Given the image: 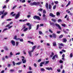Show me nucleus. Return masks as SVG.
<instances>
[{
  "instance_id": "34",
  "label": "nucleus",
  "mask_w": 73,
  "mask_h": 73,
  "mask_svg": "<svg viewBox=\"0 0 73 73\" xmlns=\"http://www.w3.org/2000/svg\"><path fill=\"white\" fill-rule=\"evenodd\" d=\"M11 64H8L7 65V67H8V68H10V67H11Z\"/></svg>"
},
{
  "instance_id": "22",
  "label": "nucleus",
  "mask_w": 73,
  "mask_h": 73,
  "mask_svg": "<svg viewBox=\"0 0 73 73\" xmlns=\"http://www.w3.org/2000/svg\"><path fill=\"white\" fill-rule=\"evenodd\" d=\"M21 62H19L18 63H16V65H20V64H21Z\"/></svg>"
},
{
  "instance_id": "37",
  "label": "nucleus",
  "mask_w": 73,
  "mask_h": 73,
  "mask_svg": "<svg viewBox=\"0 0 73 73\" xmlns=\"http://www.w3.org/2000/svg\"><path fill=\"white\" fill-rule=\"evenodd\" d=\"M16 7H17V6L16 5H15L13 7L12 9H15V8H16Z\"/></svg>"
},
{
  "instance_id": "45",
  "label": "nucleus",
  "mask_w": 73,
  "mask_h": 73,
  "mask_svg": "<svg viewBox=\"0 0 73 73\" xmlns=\"http://www.w3.org/2000/svg\"><path fill=\"white\" fill-rule=\"evenodd\" d=\"M36 30H37V29H38V27H39V25H38L36 26Z\"/></svg>"
},
{
  "instance_id": "44",
  "label": "nucleus",
  "mask_w": 73,
  "mask_h": 73,
  "mask_svg": "<svg viewBox=\"0 0 73 73\" xmlns=\"http://www.w3.org/2000/svg\"><path fill=\"white\" fill-rule=\"evenodd\" d=\"M7 14H8V13H7V12H5V13H4V14L3 15H4V16H5V15H7Z\"/></svg>"
},
{
  "instance_id": "23",
  "label": "nucleus",
  "mask_w": 73,
  "mask_h": 73,
  "mask_svg": "<svg viewBox=\"0 0 73 73\" xmlns=\"http://www.w3.org/2000/svg\"><path fill=\"white\" fill-rule=\"evenodd\" d=\"M50 24L51 25H53V26H54L55 25L53 23H52L51 22H50Z\"/></svg>"
},
{
  "instance_id": "49",
  "label": "nucleus",
  "mask_w": 73,
  "mask_h": 73,
  "mask_svg": "<svg viewBox=\"0 0 73 73\" xmlns=\"http://www.w3.org/2000/svg\"><path fill=\"white\" fill-rule=\"evenodd\" d=\"M43 13H44V14L45 13H46V11L45 10H43Z\"/></svg>"
},
{
  "instance_id": "8",
  "label": "nucleus",
  "mask_w": 73,
  "mask_h": 73,
  "mask_svg": "<svg viewBox=\"0 0 73 73\" xmlns=\"http://www.w3.org/2000/svg\"><path fill=\"white\" fill-rule=\"evenodd\" d=\"M46 70H53V69H52V67H46Z\"/></svg>"
},
{
  "instance_id": "24",
  "label": "nucleus",
  "mask_w": 73,
  "mask_h": 73,
  "mask_svg": "<svg viewBox=\"0 0 73 73\" xmlns=\"http://www.w3.org/2000/svg\"><path fill=\"white\" fill-rule=\"evenodd\" d=\"M57 16H60V13L59 12H57L56 13Z\"/></svg>"
},
{
  "instance_id": "25",
  "label": "nucleus",
  "mask_w": 73,
  "mask_h": 73,
  "mask_svg": "<svg viewBox=\"0 0 73 73\" xmlns=\"http://www.w3.org/2000/svg\"><path fill=\"white\" fill-rule=\"evenodd\" d=\"M40 71H45V69L43 68H40Z\"/></svg>"
},
{
  "instance_id": "43",
  "label": "nucleus",
  "mask_w": 73,
  "mask_h": 73,
  "mask_svg": "<svg viewBox=\"0 0 73 73\" xmlns=\"http://www.w3.org/2000/svg\"><path fill=\"white\" fill-rule=\"evenodd\" d=\"M59 62H60V63L61 64L63 63V61H62V60H60L59 61Z\"/></svg>"
},
{
  "instance_id": "64",
  "label": "nucleus",
  "mask_w": 73,
  "mask_h": 73,
  "mask_svg": "<svg viewBox=\"0 0 73 73\" xmlns=\"http://www.w3.org/2000/svg\"><path fill=\"white\" fill-rule=\"evenodd\" d=\"M27 73H32V71H28L27 72Z\"/></svg>"
},
{
  "instance_id": "54",
  "label": "nucleus",
  "mask_w": 73,
  "mask_h": 73,
  "mask_svg": "<svg viewBox=\"0 0 73 73\" xmlns=\"http://www.w3.org/2000/svg\"><path fill=\"white\" fill-rule=\"evenodd\" d=\"M44 26V24H41L40 25V27H43Z\"/></svg>"
},
{
  "instance_id": "31",
  "label": "nucleus",
  "mask_w": 73,
  "mask_h": 73,
  "mask_svg": "<svg viewBox=\"0 0 73 73\" xmlns=\"http://www.w3.org/2000/svg\"><path fill=\"white\" fill-rule=\"evenodd\" d=\"M70 57L71 58H72L73 57V54L72 53H71L70 55Z\"/></svg>"
},
{
  "instance_id": "12",
  "label": "nucleus",
  "mask_w": 73,
  "mask_h": 73,
  "mask_svg": "<svg viewBox=\"0 0 73 73\" xmlns=\"http://www.w3.org/2000/svg\"><path fill=\"white\" fill-rule=\"evenodd\" d=\"M5 11H4V10L0 11V15H3L4 14V13Z\"/></svg>"
},
{
  "instance_id": "63",
  "label": "nucleus",
  "mask_w": 73,
  "mask_h": 73,
  "mask_svg": "<svg viewBox=\"0 0 73 73\" xmlns=\"http://www.w3.org/2000/svg\"><path fill=\"white\" fill-rule=\"evenodd\" d=\"M11 19H8L6 20V21H11Z\"/></svg>"
},
{
  "instance_id": "50",
  "label": "nucleus",
  "mask_w": 73,
  "mask_h": 73,
  "mask_svg": "<svg viewBox=\"0 0 73 73\" xmlns=\"http://www.w3.org/2000/svg\"><path fill=\"white\" fill-rule=\"evenodd\" d=\"M29 69L30 70H32V68H31V67L29 66Z\"/></svg>"
},
{
  "instance_id": "18",
  "label": "nucleus",
  "mask_w": 73,
  "mask_h": 73,
  "mask_svg": "<svg viewBox=\"0 0 73 73\" xmlns=\"http://www.w3.org/2000/svg\"><path fill=\"white\" fill-rule=\"evenodd\" d=\"M45 63L44 62H42L40 64V66H42V64H44Z\"/></svg>"
},
{
  "instance_id": "26",
  "label": "nucleus",
  "mask_w": 73,
  "mask_h": 73,
  "mask_svg": "<svg viewBox=\"0 0 73 73\" xmlns=\"http://www.w3.org/2000/svg\"><path fill=\"white\" fill-rule=\"evenodd\" d=\"M36 48V46H34L33 47L32 49L33 50H33V51H34V50Z\"/></svg>"
},
{
  "instance_id": "41",
  "label": "nucleus",
  "mask_w": 73,
  "mask_h": 73,
  "mask_svg": "<svg viewBox=\"0 0 73 73\" xmlns=\"http://www.w3.org/2000/svg\"><path fill=\"white\" fill-rule=\"evenodd\" d=\"M53 46H56V43L55 42H53Z\"/></svg>"
},
{
  "instance_id": "46",
  "label": "nucleus",
  "mask_w": 73,
  "mask_h": 73,
  "mask_svg": "<svg viewBox=\"0 0 73 73\" xmlns=\"http://www.w3.org/2000/svg\"><path fill=\"white\" fill-rule=\"evenodd\" d=\"M31 15H28L27 16V17L28 18H29V17H31Z\"/></svg>"
},
{
  "instance_id": "15",
  "label": "nucleus",
  "mask_w": 73,
  "mask_h": 73,
  "mask_svg": "<svg viewBox=\"0 0 73 73\" xmlns=\"http://www.w3.org/2000/svg\"><path fill=\"white\" fill-rule=\"evenodd\" d=\"M52 37L54 38H56V35L55 34H52Z\"/></svg>"
},
{
  "instance_id": "55",
  "label": "nucleus",
  "mask_w": 73,
  "mask_h": 73,
  "mask_svg": "<svg viewBox=\"0 0 73 73\" xmlns=\"http://www.w3.org/2000/svg\"><path fill=\"white\" fill-rule=\"evenodd\" d=\"M62 21L61 20V19H59L58 20V22H61V21Z\"/></svg>"
},
{
  "instance_id": "30",
  "label": "nucleus",
  "mask_w": 73,
  "mask_h": 73,
  "mask_svg": "<svg viewBox=\"0 0 73 73\" xmlns=\"http://www.w3.org/2000/svg\"><path fill=\"white\" fill-rule=\"evenodd\" d=\"M48 7L49 9H51L52 8V5H49Z\"/></svg>"
},
{
  "instance_id": "57",
  "label": "nucleus",
  "mask_w": 73,
  "mask_h": 73,
  "mask_svg": "<svg viewBox=\"0 0 73 73\" xmlns=\"http://www.w3.org/2000/svg\"><path fill=\"white\" fill-rule=\"evenodd\" d=\"M19 21L20 22H23V20L21 19L19 20Z\"/></svg>"
},
{
  "instance_id": "36",
  "label": "nucleus",
  "mask_w": 73,
  "mask_h": 73,
  "mask_svg": "<svg viewBox=\"0 0 73 73\" xmlns=\"http://www.w3.org/2000/svg\"><path fill=\"white\" fill-rule=\"evenodd\" d=\"M63 37V35H62L59 36V38H62V37Z\"/></svg>"
},
{
  "instance_id": "16",
  "label": "nucleus",
  "mask_w": 73,
  "mask_h": 73,
  "mask_svg": "<svg viewBox=\"0 0 73 73\" xmlns=\"http://www.w3.org/2000/svg\"><path fill=\"white\" fill-rule=\"evenodd\" d=\"M29 30H31V29H32V25H29Z\"/></svg>"
},
{
  "instance_id": "4",
  "label": "nucleus",
  "mask_w": 73,
  "mask_h": 73,
  "mask_svg": "<svg viewBox=\"0 0 73 73\" xmlns=\"http://www.w3.org/2000/svg\"><path fill=\"white\" fill-rule=\"evenodd\" d=\"M23 29H24V32H26V31H28V28H26V27L25 26H24L23 27Z\"/></svg>"
},
{
  "instance_id": "52",
  "label": "nucleus",
  "mask_w": 73,
  "mask_h": 73,
  "mask_svg": "<svg viewBox=\"0 0 73 73\" xmlns=\"http://www.w3.org/2000/svg\"><path fill=\"white\" fill-rule=\"evenodd\" d=\"M34 65L36 68L37 67V64H36V63H34Z\"/></svg>"
},
{
  "instance_id": "17",
  "label": "nucleus",
  "mask_w": 73,
  "mask_h": 73,
  "mask_svg": "<svg viewBox=\"0 0 73 73\" xmlns=\"http://www.w3.org/2000/svg\"><path fill=\"white\" fill-rule=\"evenodd\" d=\"M53 55H54V53L53 52H52L51 54L50 55V57H51V58H52L53 57Z\"/></svg>"
},
{
  "instance_id": "47",
  "label": "nucleus",
  "mask_w": 73,
  "mask_h": 73,
  "mask_svg": "<svg viewBox=\"0 0 73 73\" xmlns=\"http://www.w3.org/2000/svg\"><path fill=\"white\" fill-rule=\"evenodd\" d=\"M52 60H54L55 59V56H54L52 58Z\"/></svg>"
},
{
  "instance_id": "27",
  "label": "nucleus",
  "mask_w": 73,
  "mask_h": 73,
  "mask_svg": "<svg viewBox=\"0 0 73 73\" xmlns=\"http://www.w3.org/2000/svg\"><path fill=\"white\" fill-rule=\"evenodd\" d=\"M19 44V42L18 41H17L16 42V46H18Z\"/></svg>"
},
{
  "instance_id": "35",
  "label": "nucleus",
  "mask_w": 73,
  "mask_h": 73,
  "mask_svg": "<svg viewBox=\"0 0 73 73\" xmlns=\"http://www.w3.org/2000/svg\"><path fill=\"white\" fill-rule=\"evenodd\" d=\"M54 3L56 4H58V1H55L54 2Z\"/></svg>"
},
{
  "instance_id": "20",
  "label": "nucleus",
  "mask_w": 73,
  "mask_h": 73,
  "mask_svg": "<svg viewBox=\"0 0 73 73\" xmlns=\"http://www.w3.org/2000/svg\"><path fill=\"white\" fill-rule=\"evenodd\" d=\"M58 44L60 46H64V44H62V43H58Z\"/></svg>"
},
{
  "instance_id": "53",
  "label": "nucleus",
  "mask_w": 73,
  "mask_h": 73,
  "mask_svg": "<svg viewBox=\"0 0 73 73\" xmlns=\"http://www.w3.org/2000/svg\"><path fill=\"white\" fill-rule=\"evenodd\" d=\"M7 30H8V29H7V28L4 29H3V32L5 31H7Z\"/></svg>"
},
{
  "instance_id": "32",
  "label": "nucleus",
  "mask_w": 73,
  "mask_h": 73,
  "mask_svg": "<svg viewBox=\"0 0 73 73\" xmlns=\"http://www.w3.org/2000/svg\"><path fill=\"white\" fill-rule=\"evenodd\" d=\"M38 11H40V12H41V11H42V8H40L38 9Z\"/></svg>"
},
{
  "instance_id": "29",
  "label": "nucleus",
  "mask_w": 73,
  "mask_h": 73,
  "mask_svg": "<svg viewBox=\"0 0 73 73\" xmlns=\"http://www.w3.org/2000/svg\"><path fill=\"white\" fill-rule=\"evenodd\" d=\"M49 61H45V65H46V64H48L49 63Z\"/></svg>"
},
{
  "instance_id": "38",
  "label": "nucleus",
  "mask_w": 73,
  "mask_h": 73,
  "mask_svg": "<svg viewBox=\"0 0 73 73\" xmlns=\"http://www.w3.org/2000/svg\"><path fill=\"white\" fill-rule=\"evenodd\" d=\"M56 8V5H55L53 7V9H55Z\"/></svg>"
},
{
  "instance_id": "9",
  "label": "nucleus",
  "mask_w": 73,
  "mask_h": 73,
  "mask_svg": "<svg viewBox=\"0 0 73 73\" xmlns=\"http://www.w3.org/2000/svg\"><path fill=\"white\" fill-rule=\"evenodd\" d=\"M22 61L23 63V64L26 63V62H27L26 60H25L24 59H22Z\"/></svg>"
},
{
  "instance_id": "13",
  "label": "nucleus",
  "mask_w": 73,
  "mask_h": 73,
  "mask_svg": "<svg viewBox=\"0 0 73 73\" xmlns=\"http://www.w3.org/2000/svg\"><path fill=\"white\" fill-rule=\"evenodd\" d=\"M12 56H13V54L12 53V52H11L10 53L9 57H12Z\"/></svg>"
},
{
  "instance_id": "2",
  "label": "nucleus",
  "mask_w": 73,
  "mask_h": 73,
  "mask_svg": "<svg viewBox=\"0 0 73 73\" xmlns=\"http://www.w3.org/2000/svg\"><path fill=\"white\" fill-rule=\"evenodd\" d=\"M34 19H37V20H40V18L39 16H37L36 15H35L33 17Z\"/></svg>"
},
{
  "instance_id": "48",
  "label": "nucleus",
  "mask_w": 73,
  "mask_h": 73,
  "mask_svg": "<svg viewBox=\"0 0 73 73\" xmlns=\"http://www.w3.org/2000/svg\"><path fill=\"white\" fill-rule=\"evenodd\" d=\"M10 71L11 72H14V70H13V69H11L10 70Z\"/></svg>"
},
{
  "instance_id": "58",
  "label": "nucleus",
  "mask_w": 73,
  "mask_h": 73,
  "mask_svg": "<svg viewBox=\"0 0 73 73\" xmlns=\"http://www.w3.org/2000/svg\"><path fill=\"white\" fill-rule=\"evenodd\" d=\"M62 27H65V26H66V25L64 24H62Z\"/></svg>"
},
{
  "instance_id": "19",
  "label": "nucleus",
  "mask_w": 73,
  "mask_h": 73,
  "mask_svg": "<svg viewBox=\"0 0 73 73\" xmlns=\"http://www.w3.org/2000/svg\"><path fill=\"white\" fill-rule=\"evenodd\" d=\"M46 7L47 9H48V4L47 3H46Z\"/></svg>"
},
{
  "instance_id": "40",
  "label": "nucleus",
  "mask_w": 73,
  "mask_h": 73,
  "mask_svg": "<svg viewBox=\"0 0 73 73\" xmlns=\"http://www.w3.org/2000/svg\"><path fill=\"white\" fill-rule=\"evenodd\" d=\"M12 62H13V65H14V66H15V65H16V63H15V62H14L13 61Z\"/></svg>"
},
{
  "instance_id": "3",
  "label": "nucleus",
  "mask_w": 73,
  "mask_h": 73,
  "mask_svg": "<svg viewBox=\"0 0 73 73\" xmlns=\"http://www.w3.org/2000/svg\"><path fill=\"white\" fill-rule=\"evenodd\" d=\"M20 16V12H18V14H17L16 16L15 17V19H17Z\"/></svg>"
},
{
  "instance_id": "42",
  "label": "nucleus",
  "mask_w": 73,
  "mask_h": 73,
  "mask_svg": "<svg viewBox=\"0 0 73 73\" xmlns=\"http://www.w3.org/2000/svg\"><path fill=\"white\" fill-rule=\"evenodd\" d=\"M20 54V52H18L15 54V55H19V54Z\"/></svg>"
},
{
  "instance_id": "62",
  "label": "nucleus",
  "mask_w": 73,
  "mask_h": 73,
  "mask_svg": "<svg viewBox=\"0 0 73 73\" xmlns=\"http://www.w3.org/2000/svg\"><path fill=\"white\" fill-rule=\"evenodd\" d=\"M57 71L58 72H61V70H60V69H58L57 70Z\"/></svg>"
},
{
  "instance_id": "51",
  "label": "nucleus",
  "mask_w": 73,
  "mask_h": 73,
  "mask_svg": "<svg viewBox=\"0 0 73 73\" xmlns=\"http://www.w3.org/2000/svg\"><path fill=\"white\" fill-rule=\"evenodd\" d=\"M26 25H27V26H29V25H30V23H27L26 24Z\"/></svg>"
},
{
  "instance_id": "33",
  "label": "nucleus",
  "mask_w": 73,
  "mask_h": 73,
  "mask_svg": "<svg viewBox=\"0 0 73 73\" xmlns=\"http://www.w3.org/2000/svg\"><path fill=\"white\" fill-rule=\"evenodd\" d=\"M54 56L56 58H58V55H57V54H56Z\"/></svg>"
},
{
  "instance_id": "61",
  "label": "nucleus",
  "mask_w": 73,
  "mask_h": 73,
  "mask_svg": "<svg viewBox=\"0 0 73 73\" xmlns=\"http://www.w3.org/2000/svg\"><path fill=\"white\" fill-rule=\"evenodd\" d=\"M49 32H50V33H53V32H52V30L50 29H49Z\"/></svg>"
},
{
  "instance_id": "56",
  "label": "nucleus",
  "mask_w": 73,
  "mask_h": 73,
  "mask_svg": "<svg viewBox=\"0 0 73 73\" xmlns=\"http://www.w3.org/2000/svg\"><path fill=\"white\" fill-rule=\"evenodd\" d=\"M10 26V24H8L6 26V27H8Z\"/></svg>"
},
{
  "instance_id": "59",
  "label": "nucleus",
  "mask_w": 73,
  "mask_h": 73,
  "mask_svg": "<svg viewBox=\"0 0 73 73\" xmlns=\"http://www.w3.org/2000/svg\"><path fill=\"white\" fill-rule=\"evenodd\" d=\"M22 71H23L22 70H19L18 71L19 73H21V72H22Z\"/></svg>"
},
{
  "instance_id": "21",
  "label": "nucleus",
  "mask_w": 73,
  "mask_h": 73,
  "mask_svg": "<svg viewBox=\"0 0 73 73\" xmlns=\"http://www.w3.org/2000/svg\"><path fill=\"white\" fill-rule=\"evenodd\" d=\"M67 41V40H66V39L65 38H64L63 39V42H66Z\"/></svg>"
},
{
  "instance_id": "10",
  "label": "nucleus",
  "mask_w": 73,
  "mask_h": 73,
  "mask_svg": "<svg viewBox=\"0 0 73 73\" xmlns=\"http://www.w3.org/2000/svg\"><path fill=\"white\" fill-rule=\"evenodd\" d=\"M50 16H51V17H55V15H53L52 13H50L49 14Z\"/></svg>"
},
{
  "instance_id": "39",
  "label": "nucleus",
  "mask_w": 73,
  "mask_h": 73,
  "mask_svg": "<svg viewBox=\"0 0 73 73\" xmlns=\"http://www.w3.org/2000/svg\"><path fill=\"white\" fill-rule=\"evenodd\" d=\"M39 33L40 35H42V32L40 31H39Z\"/></svg>"
},
{
  "instance_id": "60",
  "label": "nucleus",
  "mask_w": 73,
  "mask_h": 73,
  "mask_svg": "<svg viewBox=\"0 0 73 73\" xmlns=\"http://www.w3.org/2000/svg\"><path fill=\"white\" fill-rule=\"evenodd\" d=\"M63 31L64 33H66V34L68 33V32H66V31H65L64 30Z\"/></svg>"
},
{
  "instance_id": "28",
  "label": "nucleus",
  "mask_w": 73,
  "mask_h": 73,
  "mask_svg": "<svg viewBox=\"0 0 73 73\" xmlns=\"http://www.w3.org/2000/svg\"><path fill=\"white\" fill-rule=\"evenodd\" d=\"M52 20L54 22H56V20L55 19H52Z\"/></svg>"
},
{
  "instance_id": "7",
  "label": "nucleus",
  "mask_w": 73,
  "mask_h": 73,
  "mask_svg": "<svg viewBox=\"0 0 73 73\" xmlns=\"http://www.w3.org/2000/svg\"><path fill=\"white\" fill-rule=\"evenodd\" d=\"M11 42L13 46H15V41L13 40H12L11 41Z\"/></svg>"
},
{
  "instance_id": "1",
  "label": "nucleus",
  "mask_w": 73,
  "mask_h": 73,
  "mask_svg": "<svg viewBox=\"0 0 73 73\" xmlns=\"http://www.w3.org/2000/svg\"><path fill=\"white\" fill-rule=\"evenodd\" d=\"M39 4H40V2L36 3L35 2L33 3H31L30 4V5H39Z\"/></svg>"
},
{
  "instance_id": "11",
  "label": "nucleus",
  "mask_w": 73,
  "mask_h": 73,
  "mask_svg": "<svg viewBox=\"0 0 73 73\" xmlns=\"http://www.w3.org/2000/svg\"><path fill=\"white\" fill-rule=\"evenodd\" d=\"M18 40H19L21 42H23V41H24V40L23 38H19Z\"/></svg>"
},
{
  "instance_id": "6",
  "label": "nucleus",
  "mask_w": 73,
  "mask_h": 73,
  "mask_svg": "<svg viewBox=\"0 0 73 73\" xmlns=\"http://www.w3.org/2000/svg\"><path fill=\"white\" fill-rule=\"evenodd\" d=\"M33 50H31V51H29L28 52V53L29 54V55H30V57H31L32 56V52H33Z\"/></svg>"
},
{
  "instance_id": "5",
  "label": "nucleus",
  "mask_w": 73,
  "mask_h": 73,
  "mask_svg": "<svg viewBox=\"0 0 73 73\" xmlns=\"http://www.w3.org/2000/svg\"><path fill=\"white\" fill-rule=\"evenodd\" d=\"M55 26H56L57 27H58V28L59 29H61V27H60L59 25L58 24L56 23L55 24Z\"/></svg>"
},
{
  "instance_id": "14",
  "label": "nucleus",
  "mask_w": 73,
  "mask_h": 73,
  "mask_svg": "<svg viewBox=\"0 0 73 73\" xmlns=\"http://www.w3.org/2000/svg\"><path fill=\"white\" fill-rule=\"evenodd\" d=\"M19 38H17V36L16 35L14 36V39H15V40H18Z\"/></svg>"
}]
</instances>
